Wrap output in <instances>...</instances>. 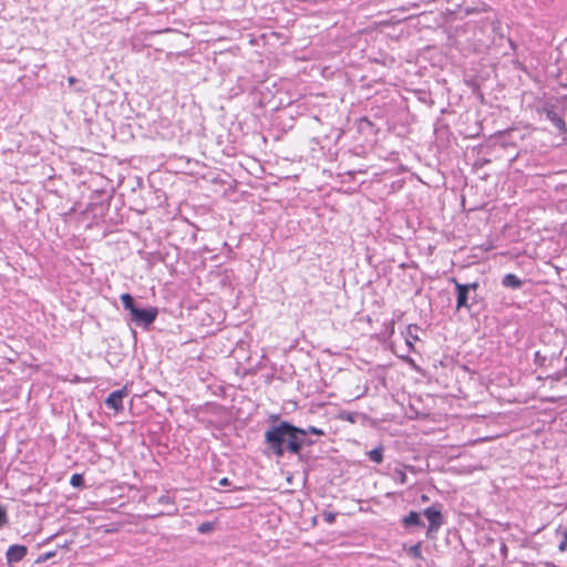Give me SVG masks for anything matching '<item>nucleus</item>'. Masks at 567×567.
<instances>
[{"label":"nucleus","instance_id":"1","mask_svg":"<svg viewBox=\"0 0 567 567\" xmlns=\"http://www.w3.org/2000/svg\"><path fill=\"white\" fill-rule=\"evenodd\" d=\"M306 434V430L282 421L280 424L266 431L265 441L277 457H282L285 454V442H287L288 452L299 454L303 445L302 436Z\"/></svg>","mask_w":567,"mask_h":567},{"label":"nucleus","instance_id":"2","mask_svg":"<svg viewBox=\"0 0 567 567\" xmlns=\"http://www.w3.org/2000/svg\"><path fill=\"white\" fill-rule=\"evenodd\" d=\"M121 301L125 310L130 312L131 320L137 326L148 327L157 317V309L150 307L140 309L130 293H122Z\"/></svg>","mask_w":567,"mask_h":567},{"label":"nucleus","instance_id":"3","mask_svg":"<svg viewBox=\"0 0 567 567\" xmlns=\"http://www.w3.org/2000/svg\"><path fill=\"white\" fill-rule=\"evenodd\" d=\"M424 516L429 520L427 534L436 533L444 523L440 505L425 508Z\"/></svg>","mask_w":567,"mask_h":567},{"label":"nucleus","instance_id":"4","mask_svg":"<svg viewBox=\"0 0 567 567\" xmlns=\"http://www.w3.org/2000/svg\"><path fill=\"white\" fill-rule=\"evenodd\" d=\"M127 396L126 388L113 391L106 399L105 404L116 412L123 410V399Z\"/></svg>","mask_w":567,"mask_h":567},{"label":"nucleus","instance_id":"5","mask_svg":"<svg viewBox=\"0 0 567 567\" xmlns=\"http://www.w3.org/2000/svg\"><path fill=\"white\" fill-rule=\"evenodd\" d=\"M453 282L455 284V288L457 291V299H456V308H470V305L467 303V296L470 291V286H465L464 284H460L456 279H453Z\"/></svg>","mask_w":567,"mask_h":567},{"label":"nucleus","instance_id":"6","mask_svg":"<svg viewBox=\"0 0 567 567\" xmlns=\"http://www.w3.org/2000/svg\"><path fill=\"white\" fill-rule=\"evenodd\" d=\"M28 553L24 545H11L7 550V560L9 563H18L22 560Z\"/></svg>","mask_w":567,"mask_h":567},{"label":"nucleus","instance_id":"7","mask_svg":"<svg viewBox=\"0 0 567 567\" xmlns=\"http://www.w3.org/2000/svg\"><path fill=\"white\" fill-rule=\"evenodd\" d=\"M502 285L506 288L518 289L522 287L523 281L514 274H507L502 280Z\"/></svg>","mask_w":567,"mask_h":567},{"label":"nucleus","instance_id":"8","mask_svg":"<svg viewBox=\"0 0 567 567\" xmlns=\"http://www.w3.org/2000/svg\"><path fill=\"white\" fill-rule=\"evenodd\" d=\"M547 117L554 123V125L563 133L567 131L566 122L565 120L559 116L557 113L549 111L547 113Z\"/></svg>","mask_w":567,"mask_h":567},{"label":"nucleus","instance_id":"9","mask_svg":"<svg viewBox=\"0 0 567 567\" xmlns=\"http://www.w3.org/2000/svg\"><path fill=\"white\" fill-rule=\"evenodd\" d=\"M403 524L404 526H421L422 525V520L420 518V515L414 512V511H411L404 518H403Z\"/></svg>","mask_w":567,"mask_h":567},{"label":"nucleus","instance_id":"10","mask_svg":"<svg viewBox=\"0 0 567 567\" xmlns=\"http://www.w3.org/2000/svg\"><path fill=\"white\" fill-rule=\"evenodd\" d=\"M368 455L372 462L380 464L383 462V447L382 446L375 447V449L371 450L368 453Z\"/></svg>","mask_w":567,"mask_h":567},{"label":"nucleus","instance_id":"11","mask_svg":"<svg viewBox=\"0 0 567 567\" xmlns=\"http://www.w3.org/2000/svg\"><path fill=\"white\" fill-rule=\"evenodd\" d=\"M217 527V522H204L198 525L197 530L200 534H212Z\"/></svg>","mask_w":567,"mask_h":567},{"label":"nucleus","instance_id":"12","mask_svg":"<svg viewBox=\"0 0 567 567\" xmlns=\"http://www.w3.org/2000/svg\"><path fill=\"white\" fill-rule=\"evenodd\" d=\"M70 484L74 487H83L84 478L81 474H73L70 478Z\"/></svg>","mask_w":567,"mask_h":567},{"label":"nucleus","instance_id":"13","mask_svg":"<svg viewBox=\"0 0 567 567\" xmlns=\"http://www.w3.org/2000/svg\"><path fill=\"white\" fill-rule=\"evenodd\" d=\"M409 553L415 557L421 559L422 558V551H421V544H416L410 547Z\"/></svg>","mask_w":567,"mask_h":567},{"label":"nucleus","instance_id":"14","mask_svg":"<svg viewBox=\"0 0 567 567\" xmlns=\"http://www.w3.org/2000/svg\"><path fill=\"white\" fill-rule=\"evenodd\" d=\"M395 474L398 476V482L400 484H406L408 482V476H406V473L403 468H395Z\"/></svg>","mask_w":567,"mask_h":567},{"label":"nucleus","instance_id":"15","mask_svg":"<svg viewBox=\"0 0 567 567\" xmlns=\"http://www.w3.org/2000/svg\"><path fill=\"white\" fill-rule=\"evenodd\" d=\"M322 517L326 523L332 524L336 520L337 514L332 512H323Z\"/></svg>","mask_w":567,"mask_h":567},{"label":"nucleus","instance_id":"16","mask_svg":"<svg viewBox=\"0 0 567 567\" xmlns=\"http://www.w3.org/2000/svg\"><path fill=\"white\" fill-rule=\"evenodd\" d=\"M339 419L351 422V423H353L355 421L354 415L351 413H348V412L340 413Z\"/></svg>","mask_w":567,"mask_h":567},{"label":"nucleus","instance_id":"17","mask_svg":"<svg viewBox=\"0 0 567 567\" xmlns=\"http://www.w3.org/2000/svg\"><path fill=\"white\" fill-rule=\"evenodd\" d=\"M8 522L6 511L0 506V528Z\"/></svg>","mask_w":567,"mask_h":567},{"label":"nucleus","instance_id":"18","mask_svg":"<svg viewBox=\"0 0 567 567\" xmlns=\"http://www.w3.org/2000/svg\"><path fill=\"white\" fill-rule=\"evenodd\" d=\"M307 433H311V434H315V435H324V432L321 430V429H318L316 426H310L308 430H306Z\"/></svg>","mask_w":567,"mask_h":567},{"label":"nucleus","instance_id":"19","mask_svg":"<svg viewBox=\"0 0 567 567\" xmlns=\"http://www.w3.org/2000/svg\"><path fill=\"white\" fill-rule=\"evenodd\" d=\"M559 550L560 551H565L566 548H567V539H566V534H564V539L561 540V543L559 544L558 546Z\"/></svg>","mask_w":567,"mask_h":567},{"label":"nucleus","instance_id":"20","mask_svg":"<svg viewBox=\"0 0 567 567\" xmlns=\"http://www.w3.org/2000/svg\"><path fill=\"white\" fill-rule=\"evenodd\" d=\"M230 483H229V480L227 477H224L219 481V485L220 486H228Z\"/></svg>","mask_w":567,"mask_h":567},{"label":"nucleus","instance_id":"21","mask_svg":"<svg viewBox=\"0 0 567 567\" xmlns=\"http://www.w3.org/2000/svg\"><path fill=\"white\" fill-rule=\"evenodd\" d=\"M466 286H470V290H476L478 288V284L477 282H472V284H467Z\"/></svg>","mask_w":567,"mask_h":567},{"label":"nucleus","instance_id":"22","mask_svg":"<svg viewBox=\"0 0 567 567\" xmlns=\"http://www.w3.org/2000/svg\"><path fill=\"white\" fill-rule=\"evenodd\" d=\"M68 82H69V84H71V85H72V84H74V83H75V78H74V76H70V78L68 79Z\"/></svg>","mask_w":567,"mask_h":567},{"label":"nucleus","instance_id":"23","mask_svg":"<svg viewBox=\"0 0 567 567\" xmlns=\"http://www.w3.org/2000/svg\"><path fill=\"white\" fill-rule=\"evenodd\" d=\"M405 361L408 363H410L411 365H415L413 359H411V358H406Z\"/></svg>","mask_w":567,"mask_h":567},{"label":"nucleus","instance_id":"24","mask_svg":"<svg viewBox=\"0 0 567 567\" xmlns=\"http://www.w3.org/2000/svg\"><path fill=\"white\" fill-rule=\"evenodd\" d=\"M421 499H422V502H427V501H429V497H427L426 495H422V496H421Z\"/></svg>","mask_w":567,"mask_h":567},{"label":"nucleus","instance_id":"25","mask_svg":"<svg viewBox=\"0 0 567 567\" xmlns=\"http://www.w3.org/2000/svg\"><path fill=\"white\" fill-rule=\"evenodd\" d=\"M53 556H54V553H48V554L45 555V558H50V557H53Z\"/></svg>","mask_w":567,"mask_h":567}]
</instances>
